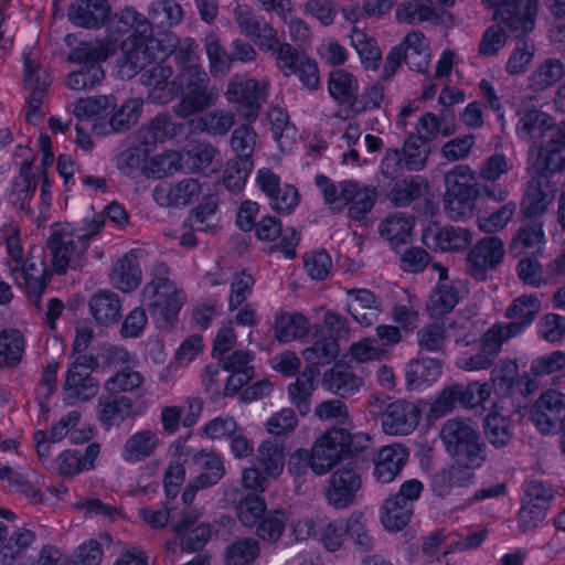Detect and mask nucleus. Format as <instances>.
I'll return each mask as SVG.
<instances>
[{"mask_svg": "<svg viewBox=\"0 0 565 565\" xmlns=\"http://www.w3.org/2000/svg\"><path fill=\"white\" fill-rule=\"evenodd\" d=\"M541 309V302L536 296H521L514 300L508 311L509 318L512 320L507 326H493L482 333V329L476 323L466 321L462 330H469L468 334L456 331V342L469 345L479 339L480 353L470 358H460L457 365L466 371H480L492 364L494 356L500 352L502 343L521 333L534 320Z\"/></svg>", "mask_w": 565, "mask_h": 565, "instance_id": "nucleus-1", "label": "nucleus"}, {"mask_svg": "<svg viewBox=\"0 0 565 565\" xmlns=\"http://www.w3.org/2000/svg\"><path fill=\"white\" fill-rule=\"evenodd\" d=\"M441 441L456 466L436 476L434 486L439 494L444 493V482L463 484L471 478V471L479 469L486 461L484 445L477 427L467 419H451L445 423L440 431Z\"/></svg>", "mask_w": 565, "mask_h": 565, "instance_id": "nucleus-2", "label": "nucleus"}, {"mask_svg": "<svg viewBox=\"0 0 565 565\" xmlns=\"http://www.w3.org/2000/svg\"><path fill=\"white\" fill-rule=\"evenodd\" d=\"M82 224L81 228L71 223L55 224L52 227L47 244L52 253L54 271L65 273L67 268H77L82 265L90 238L104 226V216L93 211L83 218Z\"/></svg>", "mask_w": 565, "mask_h": 565, "instance_id": "nucleus-3", "label": "nucleus"}, {"mask_svg": "<svg viewBox=\"0 0 565 565\" xmlns=\"http://www.w3.org/2000/svg\"><path fill=\"white\" fill-rule=\"evenodd\" d=\"M161 274L145 287L142 305L150 310L158 323L170 324L177 320L188 297L180 284L166 276L164 268H161Z\"/></svg>", "mask_w": 565, "mask_h": 565, "instance_id": "nucleus-4", "label": "nucleus"}, {"mask_svg": "<svg viewBox=\"0 0 565 565\" xmlns=\"http://www.w3.org/2000/svg\"><path fill=\"white\" fill-rule=\"evenodd\" d=\"M115 50L110 40L103 42L82 43L68 56L73 63L83 65V68L67 75L65 84L74 90L88 89L100 83L104 78L98 62L106 60Z\"/></svg>", "mask_w": 565, "mask_h": 565, "instance_id": "nucleus-5", "label": "nucleus"}, {"mask_svg": "<svg viewBox=\"0 0 565 565\" xmlns=\"http://www.w3.org/2000/svg\"><path fill=\"white\" fill-rule=\"evenodd\" d=\"M8 258L6 267L15 285L25 288L38 297L44 289L47 269L41 257L23 258V252L17 234L7 238Z\"/></svg>", "mask_w": 565, "mask_h": 565, "instance_id": "nucleus-6", "label": "nucleus"}, {"mask_svg": "<svg viewBox=\"0 0 565 565\" xmlns=\"http://www.w3.org/2000/svg\"><path fill=\"white\" fill-rule=\"evenodd\" d=\"M562 129L563 125L559 128L554 129L552 118L547 114L537 110H532L520 119L516 131L521 139L530 140L545 138L547 140V143L543 148H533L530 150V169L537 172L550 171L548 168L540 169L534 167L531 160V156L533 152H541L543 159H546L547 157L556 158L558 152L562 151V136L559 135Z\"/></svg>", "mask_w": 565, "mask_h": 565, "instance_id": "nucleus-7", "label": "nucleus"}, {"mask_svg": "<svg viewBox=\"0 0 565 565\" xmlns=\"http://www.w3.org/2000/svg\"><path fill=\"white\" fill-rule=\"evenodd\" d=\"M478 199L473 175L467 167H456L446 175L445 209L451 218L472 215Z\"/></svg>", "mask_w": 565, "mask_h": 565, "instance_id": "nucleus-8", "label": "nucleus"}, {"mask_svg": "<svg viewBox=\"0 0 565 565\" xmlns=\"http://www.w3.org/2000/svg\"><path fill=\"white\" fill-rule=\"evenodd\" d=\"M351 435L344 429H330L312 444L309 468L323 476L340 462L350 450Z\"/></svg>", "mask_w": 565, "mask_h": 565, "instance_id": "nucleus-9", "label": "nucleus"}, {"mask_svg": "<svg viewBox=\"0 0 565 565\" xmlns=\"http://www.w3.org/2000/svg\"><path fill=\"white\" fill-rule=\"evenodd\" d=\"M530 418L543 434L562 431V447L565 452V394L556 390L541 394L530 411Z\"/></svg>", "mask_w": 565, "mask_h": 565, "instance_id": "nucleus-10", "label": "nucleus"}, {"mask_svg": "<svg viewBox=\"0 0 565 565\" xmlns=\"http://www.w3.org/2000/svg\"><path fill=\"white\" fill-rule=\"evenodd\" d=\"M256 237L265 243L271 252L280 253L286 258L296 255L299 236L294 227H282L274 216H264L256 224Z\"/></svg>", "mask_w": 565, "mask_h": 565, "instance_id": "nucleus-11", "label": "nucleus"}, {"mask_svg": "<svg viewBox=\"0 0 565 565\" xmlns=\"http://www.w3.org/2000/svg\"><path fill=\"white\" fill-rule=\"evenodd\" d=\"M117 106L113 95L81 99L74 108L76 117L88 121L92 130L97 136L109 135V119Z\"/></svg>", "mask_w": 565, "mask_h": 565, "instance_id": "nucleus-12", "label": "nucleus"}, {"mask_svg": "<svg viewBox=\"0 0 565 565\" xmlns=\"http://www.w3.org/2000/svg\"><path fill=\"white\" fill-rule=\"evenodd\" d=\"M193 460L200 469V473L182 493V500L185 504L193 501L196 490L217 483L225 473L223 458L217 454L200 452L193 456Z\"/></svg>", "mask_w": 565, "mask_h": 565, "instance_id": "nucleus-13", "label": "nucleus"}, {"mask_svg": "<svg viewBox=\"0 0 565 565\" xmlns=\"http://www.w3.org/2000/svg\"><path fill=\"white\" fill-rule=\"evenodd\" d=\"M426 404L395 402L387 406L382 416V426L386 434L406 435L415 429L420 412Z\"/></svg>", "mask_w": 565, "mask_h": 565, "instance_id": "nucleus-14", "label": "nucleus"}, {"mask_svg": "<svg viewBox=\"0 0 565 565\" xmlns=\"http://www.w3.org/2000/svg\"><path fill=\"white\" fill-rule=\"evenodd\" d=\"M361 477L353 468H340L329 479L328 502L335 508H347L355 500L361 488Z\"/></svg>", "mask_w": 565, "mask_h": 565, "instance_id": "nucleus-15", "label": "nucleus"}, {"mask_svg": "<svg viewBox=\"0 0 565 565\" xmlns=\"http://www.w3.org/2000/svg\"><path fill=\"white\" fill-rule=\"evenodd\" d=\"M422 241L430 249L450 252L465 249L472 236L462 227H440L437 223H430L424 230Z\"/></svg>", "mask_w": 565, "mask_h": 565, "instance_id": "nucleus-16", "label": "nucleus"}, {"mask_svg": "<svg viewBox=\"0 0 565 565\" xmlns=\"http://www.w3.org/2000/svg\"><path fill=\"white\" fill-rule=\"evenodd\" d=\"M154 47L153 40H146L143 36L134 38L130 35L121 45L122 60L119 64L118 74L121 78H130L151 60L150 51Z\"/></svg>", "mask_w": 565, "mask_h": 565, "instance_id": "nucleus-17", "label": "nucleus"}, {"mask_svg": "<svg viewBox=\"0 0 565 565\" xmlns=\"http://www.w3.org/2000/svg\"><path fill=\"white\" fill-rule=\"evenodd\" d=\"M504 257L501 239L489 237L480 241L469 254V269L477 279H483L488 270L495 268Z\"/></svg>", "mask_w": 565, "mask_h": 565, "instance_id": "nucleus-18", "label": "nucleus"}, {"mask_svg": "<svg viewBox=\"0 0 565 565\" xmlns=\"http://www.w3.org/2000/svg\"><path fill=\"white\" fill-rule=\"evenodd\" d=\"M95 364L92 356L81 355L70 367L65 386L77 399L86 401L96 394L97 383L89 376V371L94 369Z\"/></svg>", "mask_w": 565, "mask_h": 565, "instance_id": "nucleus-19", "label": "nucleus"}, {"mask_svg": "<svg viewBox=\"0 0 565 565\" xmlns=\"http://www.w3.org/2000/svg\"><path fill=\"white\" fill-rule=\"evenodd\" d=\"M408 459V451L402 445L381 448L374 457L373 476L377 482L390 483L399 473Z\"/></svg>", "mask_w": 565, "mask_h": 565, "instance_id": "nucleus-20", "label": "nucleus"}, {"mask_svg": "<svg viewBox=\"0 0 565 565\" xmlns=\"http://www.w3.org/2000/svg\"><path fill=\"white\" fill-rule=\"evenodd\" d=\"M434 268L438 271L439 282L429 297L427 309L433 317H439L455 308L463 286L459 282L457 285L448 282L446 268L439 265H435Z\"/></svg>", "mask_w": 565, "mask_h": 565, "instance_id": "nucleus-21", "label": "nucleus"}, {"mask_svg": "<svg viewBox=\"0 0 565 565\" xmlns=\"http://www.w3.org/2000/svg\"><path fill=\"white\" fill-rule=\"evenodd\" d=\"M537 175L529 183L523 202L522 209L527 217H533L542 214L554 199V189L548 184L544 173L546 171L537 172L530 169Z\"/></svg>", "mask_w": 565, "mask_h": 565, "instance_id": "nucleus-22", "label": "nucleus"}, {"mask_svg": "<svg viewBox=\"0 0 565 565\" xmlns=\"http://www.w3.org/2000/svg\"><path fill=\"white\" fill-rule=\"evenodd\" d=\"M201 193V185L194 179H185L174 185L160 184L154 189L153 198L162 206L186 205Z\"/></svg>", "mask_w": 565, "mask_h": 565, "instance_id": "nucleus-23", "label": "nucleus"}, {"mask_svg": "<svg viewBox=\"0 0 565 565\" xmlns=\"http://www.w3.org/2000/svg\"><path fill=\"white\" fill-rule=\"evenodd\" d=\"M501 404L502 402L493 404L484 422V435L495 448L507 446L512 438L510 412L504 411V406Z\"/></svg>", "mask_w": 565, "mask_h": 565, "instance_id": "nucleus-24", "label": "nucleus"}, {"mask_svg": "<svg viewBox=\"0 0 565 565\" xmlns=\"http://www.w3.org/2000/svg\"><path fill=\"white\" fill-rule=\"evenodd\" d=\"M348 312L362 327L372 326L379 318L380 305L366 289L348 291Z\"/></svg>", "mask_w": 565, "mask_h": 565, "instance_id": "nucleus-25", "label": "nucleus"}, {"mask_svg": "<svg viewBox=\"0 0 565 565\" xmlns=\"http://www.w3.org/2000/svg\"><path fill=\"white\" fill-rule=\"evenodd\" d=\"M109 13L106 0H78L68 9L72 23L83 28H95L102 24Z\"/></svg>", "mask_w": 565, "mask_h": 565, "instance_id": "nucleus-26", "label": "nucleus"}, {"mask_svg": "<svg viewBox=\"0 0 565 565\" xmlns=\"http://www.w3.org/2000/svg\"><path fill=\"white\" fill-rule=\"evenodd\" d=\"M196 520L198 513L195 511H188L180 522L173 524V530L182 534L180 546L183 551L193 552L199 550L210 539L211 530L209 525L204 523L193 525Z\"/></svg>", "mask_w": 565, "mask_h": 565, "instance_id": "nucleus-27", "label": "nucleus"}, {"mask_svg": "<svg viewBox=\"0 0 565 565\" xmlns=\"http://www.w3.org/2000/svg\"><path fill=\"white\" fill-rule=\"evenodd\" d=\"M160 444L157 431L142 429L134 433L121 449V457L127 462H139L153 455Z\"/></svg>", "mask_w": 565, "mask_h": 565, "instance_id": "nucleus-28", "label": "nucleus"}, {"mask_svg": "<svg viewBox=\"0 0 565 565\" xmlns=\"http://www.w3.org/2000/svg\"><path fill=\"white\" fill-rule=\"evenodd\" d=\"M100 452L98 444H89L83 454L77 451H64L56 458V468L61 475L73 477L82 471L94 468V463Z\"/></svg>", "mask_w": 565, "mask_h": 565, "instance_id": "nucleus-29", "label": "nucleus"}, {"mask_svg": "<svg viewBox=\"0 0 565 565\" xmlns=\"http://www.w3.org/2000/svg\"><path fill=\"white\" fill-rule=\"evenodd\" d=\"M398 47L403 49V56L407 65L419 73L426 72L431 58L430 45L424 34L412 32L407 34Z\"/></svg>", "mask_w": 565, "mask_h": 565, "instance_id": "nucleus-30", "label": "nucleus"}, {"mask_svg": "<svg viewBox=\"0 0 565 565\" xmlns=\"http://www.w3.org/2000/svg\"><path fill=\"white\" fill-rule=\"evenodd\" d=\"M413 515V507L409 503H402L399 497L387 498L380 508V521L387 532L403 530Z\"/></svg>", "mask_w": 565, "mask_h": 565, "instance_id": "nucleus-31", "label": "nucleus"}, {"mask_svg": "<svg viewBox=\"0 0 565 565\" xmlns=\"http://www.w3.org/2000/svg\"><path fill=\"white\" fill-rule=\"evenodd\" d=\"M252 360L249 352H235L227 359L225 369L231 371V375L227 379L224 395H235L252 379L253 367L249 366Z\"/></svg>", "mask_w": 565, "mask_h": 565, "instance_id": "nucleus-32", "label": "nucleus"}, {"mask_svg": "<svg viewBox=\"0 0 565 565\" xmlns=\"http://www.w3.org/2000/svg\"><path fill=\"white\" fill-rule=\"evenodd\" d=\"M173 460L170 462L164 475V490L168 497H175L184 481L185 470L181 461L190 457V448L184 440H179L170 447Z\"/></svg>", "mask_w": 565, "mask_h": 565, "instance_id": "nucleus-33", "label": "nucleus"}, {"mask_svg": "<svg viewBox=\"0 0 565 565\" xmlns=\"http://www.w3.org/2000/svg\"><path fill=\"white\" fill-rule=\"evenodd\" d=\"M235 17L242 31L252 36L260 49L270 50L275 44V34L270 26L267 24L260 25L256 21L247 7L237 6L235 9Z\"/></svg>", "mask_w": 565, "mask_h": 565, "instance_id": "nucleus-34", "label": "nucleus"}, {"mask_svg": "<svg viewBox=\"0 0 565 565\" xmlns=\"http://www.w3.org/2000/svg\"><path fill=\"white\" fill-rule=\"evenodd\" d=\"M353 182L334 183L324 175H317L316 178V184L323 196L324 203L333 211H342L349 205V196L354 191Z\"/></svg>", "mask_w": 565, "mask_h": 565, "instance_id": "nucleus-35", "label": "nucleus"}, {"mask_svg": "<svg viewBox=\"0 0 565 565\" xmlns=\"http://www.w3.org/2000/svg\"><path fill=\"white\" fill-rule=\"evenodd\" d=\"M414 228V218L402 213H394L380 225V234L392 247L406 244Z\"/></svg>", "mask_w": 565, "mask_h": 565, "instance_id": "nucleus-36", "label": "nucleus"}, {"mask_svg": "<svg viewBox=\"0 0 565 565\" xmlns=\"http://www.w3.org/2000/svg\"><path fill=\"white\" fill-rule=\"evenodd\" d=\"M510 4L500 7L495 14L497 19H501L509 23L510 28L521 34L531 32L535 25V15L537 12V4L532 0H527L522 9L516 12L510 11Z\"/></svg>", "mask_w": 565, "mask_h": 565, "instance_id": "nucleus-37", "label": "nucleus"}, {"mask_svg": "<svg viewBox=\"0 0 565 565\" xmlns=\"http://www.w3.org/2000/svg\"><path fill=\"white\" fill-rule=\"evenodd\" d=\"M285 452L282 446L266 440L257 449L256 461L268 479L278 478L284 471Z\"/></svg>", "mask_w": 565, "mask_h": 565, "instance_id": "nucleus-38", "label": "nucleus"}, {"mask_svg": "<svg viewBox=\"0 0 565 565\" xmlns=\"http://www.w3.org/2000/svg\"><path fill=\"white\" fill-rule=\"evenodd\" d=\"M89 307L96 321L103 326L116 323L121 312L120 300L111 292L96 294L92 297Z\"/></svg>", "mask_w": 565, "mask_h": 565, "instance_id": "nucleus-39", "label": "nucleus"}, {"mask_svg": "<svg viewBox=\"0 0 565 565\" xmlns=\"http://www.w3.org/2000/svg\"><path fill=\"white\" fill-rule=\"evenodd\" d=\"M111 279L115 287L124 292H129L138 287L141 273L136 254L130 253L116 264Z\"/></svg>", "mask_w": 565, "mask_h": 565, "instance_id": "nucleus-40", "label": "nucleus"}, {"mask_svg": "<svg viewBox=\"0 0 565 565\" xmlns=\"http://www.w3.org/2000/svg\"><path fill=\"white\" fill-rule=\"evenodd\" d=\"M317 375L318 372L316 370L307 369L288 387L289 399L301 415H306L310 411V396L315 391Z\"/></svg>", "mask_w": 565, "mask_h": 565, "instance_id": "nucleus-41", "label": "nucleus"}, {"mask_svg": "<svg viewBox=\"0 0 565 565\" xmlns=\"http://www.w3.org/2000/svg\"><path fill=\"white\" fill-rule=\"evenodd\" d=\"M317 375L318 372L316 370L307 369L288 387L289 399L301 415H306L310 411V396L315 391Z\"/></svg>", "mask_w": 565, "mask_h": 565, "instance_id": "nucleus-42", "label": "nucleus"}, {"mask_svg": "<svg viewBox=\"0 0 565 565\" xmlns=\"http://www.w3.org/2000/svg\"><path fill=\"white\" fill-rule=\"evenodd\" d=\"M359 89L355 76L345 70L338 68L330 73L328 90L330 96L339 104L351 103Z\"/></svg>", "mask_w": 565, "mask_h": 565, "instance_id": "nucleus-43", "label": "nucleus"}, {"mask_svg": "<svg viewBox=\"0 0 565 565\" xmlns=\"http://www.w3.org/2000/svg\"><path fill=\"white\" fill-rule=\"evenodd\" d=\"M441 374V366L434 359H422L409 363L406 377L408 385L415 390H420L430 385Z\"/></svg>", "mask_w": 565, "mask_h": 565, "instance_id": "nucleus-44", "label": "nucleus"}, {"mask_svg": "<svg viewBox=\"0 0 565 565\" xmlns=\"http://www.w3.org/2000/svg\"><path fill=\"white\" fill-rule=\"evenodd\" d=\"M265 88V84H258L254 79H234L231 82L226 95L230 102L255 108L263 98Z\"/></svg>", "mask_w": 565, "mask_h": 565, "instance_id": "nucleus-45", "label": "nucleus"}, {"mask_svg": "<svg viewBox=\"0 0 565 565\" xmlns=\"http://www.w3.org/2000/svg\"><path fill=\"white\" fill-rule=\"evenodd\" d=\"M351 45L356 51L362 65L366 70H376L382 57L376 41L359 29H353L350 34Z\"/></svg>", "mask_w": 565, "mask_h": 565, "instance_id": "nucleus-46", "label": "nucleus"}, {"mask_svg": "<svg viewBox=\"0 0 565 565\" xmlns=\"http://www.w3.org/2000/svg\"><path fill=\"white\" fill-rule=\"evenodd\" d=\"M363 382L351 372L342 371L339 366L332 367L323 376V386L333 394L349 396L354 394Z\"/></svg>", "mask_w": 565, "mask_h": 565, "instance_id": "nucleus-47", "label": "nucleus"}, {"mask_svg": "<svg viewBox=\"0 0 565 565\" xmlns=\"http://www.w3.org/2000/svg\"><path fill=\"white\" fill-rule=\"evenodd\" d=\"M79 420L77 412H72L67 416L61 418L51 430V441L57 443L62 440L66 435H70L72 443L79 444L84 443L93 437L94 430L90 426L83 427L81 429H73Z\"/></svg>", "mask_w": 565, "mask_h": 565, "instance_id": "nucleus-48", "label": "nucleus"}, {"mask_svg": "<svg viewBox=\"0 0 565 565\" xmlns=\"http://www.w3.org/2000/svg\"><path fill=\"white\" fill-rule=\"evenodd\" d=\"M307 319L300 313H281L276 318V339L287 343L301 338L307 331Z\"/></svg>", "mask_w": 565, "mask_h": 565, "instance_id": "nucleus-49", "label": "nucleus"}, {"mask_svg": "<svg viewBox=\"0 0 565 565\" xmlns=\"http://www.w3.org/2000/svg\"><path fill=\"white\" fill-rule=\"evenodd\" d=\"M455 132V125L452 121H441L436 115L427 113L423 115L416 126V135L418 141L426 142L433 141L439 135L448 137Z\"/></svg>", "mask_w": 565, "mask_h": 565, "instance_id": "nucleus-50", "label": "nucleus"}, {"mask_svg": "<svg viewBox=\"0 0 565 565\" xmlns=\"http://www.w3.org/2000/svg\"><path fill=\"white\" fill-rule=\"evenodd\" d=\"M259 555V545L255 540L241 539L232 542L225 550L226 565H252Z\"/></svg>", "mask_w": 565, "mask_h": 565, "instance_id": "nucleus-51", "label": "nucleus"}, {"mask_svg": "<svg viewBox=\"0 0 565 565\" xmlns=\"http://www.w3.org/2000/svg\"><path fill=\"white\" fill-rule=\"evenodd\" d=\"M132 403L126 396H118L111 399H105L100 403L99 420L107 428L119 424L131 414Z\"/></svg>", "mask_w": 565, "mask_h": 565, "instance_id": "nucleus-52", "label": "nucleus"}, {"mask_svg": "<svg viewBox=\"0 0 565 565\" xmlns=\"http://www.w3.org/2000/svg\"><path fill=\"white\" fill-rule=\"evenodd\" d=\"M142 100L140 98H131L121 105L120 108L113 111L109 119V135L113 132H121L135 125L140 116Z\"/></svg>", "mask_w": 565, "mask_h": 565, "instance_id": "nucleus-53", "label": "nucleus"}, {"mask_svg": "<svg viewBox=\"0 0 565 565\" xmlns=\"http://www.w3.org/2000/svg\"><path fill=\"white\" fill-rule=\"evenodd\" d=\"M352 188L354 191L349 196V205L347 207L349 209L350 217L361 220L374 205L375 190L355 181Z\"/></svg>", "mask_w": 565, "mask_h": 565, "instance_id": "nucleus-54", "label": "nucleus"}, {"mask_svg": "<svg viewBox=\"0 0 565 565\" xmlns=\"http://www.w3.org/2000/svg\"><path fill=\"white\" fill-rule=\"evenodd\" d=\"M24 341L17 330L0 333V365L11 366L17 364L22 355Z\"/></svg>", "mask_w": 565, "mask_h": 565, "instance_id": "nucleus-55", "label": "nucleus"}, {"mask_svg": "<svg viewBox=\"0 0 565 565\" xmlns=\"http://www.w3.org/2000/svg\"><path fill=\"white\" fill-rule=\"evenodd\" d=\"M349 358L356 363L380 362L385 358V351L373 338H361L351 343Z\"/></svg>", "mask_w": 565, "mask_h": 565, "instance_id": "nucleus-56", "label": "nucleus"}, {"mask_svg": "<svg viewBox=\"0 0 565 565\" xmlns=\"http://www.w3.org/2000/svg\"><path fill=\"white\" fill-rule=\"evenodd\" d=\"M152 74L148 78L147 84L152 86L149 97L156 103H168L172 99L174 93V83L167 82L170 77L171 71L162 66H153Z\"/></svg>", "mask_w": 565, "mask_h": 565, "instance_id": "nucleus-57", "label": "nucleus"}, {"mask_svg": "<svg viewBox=\"0 0 565 565\" xmlns=\"http://www.w3.org/2000/svg\"><path fill=\"white\" fill-rule=\"evenodd\" d=\"M182 15L181 7L173 1H156L149 8V19L158 26H172L181 21Z\"/></svg>", "mask_w": 565, "mask_h": 565, "instance_id": "nucleus-58", "label": "nucleus"}, {"mask_svg": "<svg viewBox=\"0 0 565 565\" xmlns=\"http://www.w3.org/2000/svg\"><path fill=\"white\" fill-rule=\"evenodd\" d=\"M339 344L333 335L319 339L315 344L305 350L303 356L306 361L313 365H322L330 363L339 354Z\"/></svg>", "mask_w": 565, "mask_h": 565, "instance_id": "nucleus-59", "label": "nucleus"}, {"mask_svg": "<svg viewBox=\"0 0 565 565\" xmlns=\"http://www.w3.org/2000/svg\"><path fill=\"white\" fill-rule=\"evenodd\" d=\"M239 430L236 420L228 415H220L202 427V436L211 440H228Z\"/></svg>", "mask_w": 565, "mask_h": 565, "instance_id": "nucleus-60", "label": "nucleus"}, {"mask_svg": "<svg viewBox=\"0 0 565 565\" xmlns=\"http://www.w3.org/2000/svg\"><path fill=\"white\" fill-rule=\"evenodd\" d=\"M546 243L542 225H534L522 228L512 243V250L518 255L526 250H540Z\"/></svg>", "mask_w": 565, "mask_h": 565, "instance_id": "nucleus-61", "label": "nucleus"}, {"mask_svg": "<svg viewBox=\"0 0 565 565\" xmlns=\"http://www.w3.org/2000/svg\"><path fill=\"white\" fill-rule=\"evenodd\" d=\"M433 7L429 0H411L402 3L396 10V19L403 23H419L429 20Z\"/></svg>", "mask_w": 565, "mask_h": 565, "instance_id": "nucleus-62", "label": "nucleus"}, {"mask_svg": "<svg viewBox=\"0 0 565 565\" xmlns=\"http://www.w3.org/2000/svg\"><path fill=\"white\" fill-rule=\"evenodd\" d=\"M265 511L266 503L259 495L245 497L236 507L237 518L245 526L256 525L264 516Z\"/></svg>", "mask_w": 565, "mask_h": 565, "instance_id": "nucleus-63", "label": "nucleus"}, {"mask_svg": "<svg viewBox=\"0 0 565 565\" xmlns=\"http://www.w3.org/2000/svg\"><path fill=\"white\" fill-rule=\"evenodd\" d=\"M143 381V376L138 371L124 369L107 380L105 388L111 394L131 392L140 387Z\"/></svg>", "mask_w": 565, "mask_h": 565, "instance_id": "nucleus-64", "label": "nucleus"}]
</instances>
